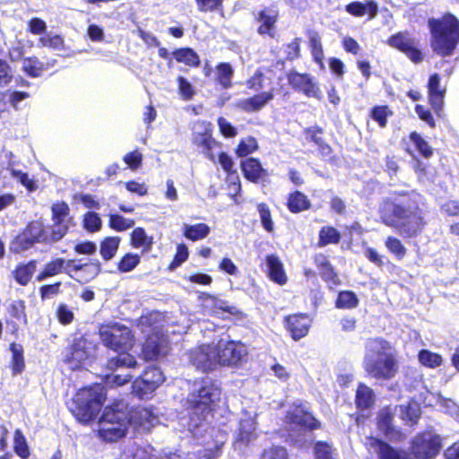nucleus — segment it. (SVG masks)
Listing matches in <instances>:
<instances>
[{
	"label": "nucleus",
	"mask_w": 459,
	"mask_h": 459,
	"mask_svg": "<svg viewBox=\"0 0 459 459\" xmlns=\"http://www.w3.org/2000/svg\"><path fill=\"white\" fill-rule=\"evenodd\" d=\"M153 245V238L148 236L144 229L135 228L131 233V246L134 248H142L143 252H149Z\"/></svg>",
	"instance_id": "c756f323"
},
{
	"label": "nucleus",
	"mask_w": 459,
	"mask_h": 459,
	"mask_svg": "<svg viewBox=\"0 0 459 459\" xmlns=\"http://www.w3.org/2000/svg\"><path fill=\"white\" fill-rule=\"evenodd\" d=\"M210 232L211 229L206 223L183 225V235L192 241L204 239L210 234Z\"/></svg>",
	"instance_id": "7c9ffc66"
},
{
	"label": "nucleus",
	"mask_w": 459,
	"mask_h": 459,
	"mask_svg": "<svg viewBox=\"0 0 459 459\" xmlns=\"http://www.w3.org/2000/svg\"><path fill=\"white\" fill-rule=\"evenodd\" d=\"M394 411L390 407H385L379 411L377 416L378 429L385 433L387 437L394 438V428L392 426Z\"/></svg>",
	"instance_id": "473e14b6"
},
{
	"label": "nucleus",
	"mask_w": 459,
	"mask_h": 459,
	"mask_svg": "<svg viewBox=\"0 0 459 459\" xmlns=\"http://www.w3.org/2000/svg\"><path fill=\"white\" fill-rule=\"evenodd\" d=\"M134 221L133 219L125 218L119 214L109 215V226L117 231H124L133 228Z\"/></svg>",
	"instance_id": "8fccbe9b"
},
{
	"label": "nucleus",
	"mask_w": 459,
	"mask_h": 459,
	"mask_svg": "<svg viewBox=\"0 0 459 459\" xmlns=\"http://www.w3.org/2000/svg\"><path fill=\"white\" fill-rule=\"evenodd\" d=\"M315 263L319 268L322 269V273L325 278L328 280H333L335 274L325 255L321 254L316 255L315 256Z\"/></svg>",
	"instance_id": "052dcab7"
},
{
	"label": "nucleus",
	"mask_w": 459,
	"mask_h": 459,
	"mask_svg": "<svg viewBox=\"0 0 459 459\" xmlns=\"http://www.w3.org/2000/svg\"><path fill=\"white\" fill-rule=\"evenodd\" d=\"M288 208L291 212H299L309 208V201L304 194L297 191L290 195Z\"/></svg>",
	"instance_id": "4c0bfd02"
},
{
	"label": "nucleus",
	"mask_w": 459,
	"mask_h": 459,
	"mask_svg": "<svg viewBox=\"0 0 459 459\" xmlns=\"http://www.w3.org/2000/svg\"><path fill=\"white\" fill-rule=\"evenodd\" d=\"M369 453H375L379 459H409V455L394 449L379 439L369 437L365 443Z\"/></svg>",
	"instance_id": "6ab92c4d"
},
{
	"label": "nucleus",
	"mask_w": 459,
	"mask_h": 459,
	"mask_svg": "<svg viewBox=\"0 0 459 459\" xmlns=\"http://www.w3.org/2000/svg\"><path fill=\"white\" fill-rule=\"evenodd\" d=\"M257 210L260 215L261 223L263 225V228L268 231L273 232V221L271 216V212L267 204H259L257 205Z\"/></svg>",
	"instance_id": "6e6d98bb"
},
{
	"label": "nucleus",
	"mask_w": 459,
	"mask_h": 459,
	"mask_svg": "<svg viewBox=\"0 0 459 459\" xmlns=\"http://www.w3.org/2000/svg\"><path fill=\"white\" fill-rule=\"evenodd\" d=\"M256 415L255 411H244L242 412L235 436L234 446L236 449L241 450L256 439Z\"/></svg>",
	"instance_id": "ddd939ff"
},
{
	"label": "nucleus",
	"mask_w": 459,
	"mask_h": 459,
	"mask_svg": "<svg viewBox=\"0 0 459 459\" xmlns=\"http://www.w3.org/2000/svg\"><path fill=\"white\" fill-rule=\"evenodd\" d=\"M244 176L252 182H257L267 175L258 160L248 158L241 162Z\"/></svg>",
	"instance_id": "cd10ccee"
},
{
	"label": "nucleus",
	"mask_w": 459,
	"mask_h": 459,
	"mask_svg": "<svg viewBox=\"0 0 459 459\" xmlns=\"http://www.w3.org/2000/svg\"><path fill=\"white\" fill-rule=\"evenodd\" d=\"M101 270V264L98 259L90 263L76 264L74 262L71 266V273H74L82 281H89L94 279Z\"/></svg>",
	"instance_id": "bb28decb"
},
{
	"label": "nucleus",
	"mask_w": 459,
	"mask_h": 459,
	"mask_svg": "<svg viewBox=\"0 0 459 459\" xmlns=\"http://www.w3.org/2000/svg\"><path fill=\"white\" fill-rule=\"evenodd\" d=\"M125 404L118 403L106 407L99 422V434L106 441L115 442L123 437L129 426Z\"/></svg>",
	"instance_id": "0eeeda50"
},
{
	"label": "nucleus",
	"mask_w": 459,
	"mask_h": 459,
	"mask_svg": "<svg viewBox=\"0 0 459 459\" xmlns=\"http://www.w3.org/2000/svg\"><path fill=\"white\" fill-rule=\"evenodd\" d=\"M261 459H288V455L284 447L272 446L264 450Z\"/></svg>",
	"instance_id": "69168bd1"
},
{
	"label": "nucleus",
	"mask_w": 459,
	"mask_h": 459,
	"mask_svg": "<svg viewBox=\"0 0 459 459\" xmlns=\"http://www.w3.org/2000/svg\"><path fill=\"white\" fill-rule=\"evenodd\" d=\"M258 149V143L254 137L242 139L237 148L236 153L239 157H246Z\"/></svg>",
	"instance_id": "603ef678"
},
{
	"label": "nucleus",
	"mask_w": 459,
	"mask_h": 459,
	"mask_svg": "<svg viewBox=\"0 0 459 459\" xmlns=\"http://www.w3.org/2000/svg\"><path fill=\"white\" fill-rule=\"evenodd\" d=\"M14 451L22 459L30 455L26 439L20 429H16L14 433Z\"/></svg>",
	"instance_id": "5fc2aeb1"
},
{
	"label": "nucleus",
	"mask_w": 459,
	"mask_h": 459,
	"mask_svg": "<svg viewBox=\"0 0 459 459\" xmlns=\"http://www.w3.org/2000/svg\"><path fill=\"white\" fill-rule=\"evenodd\" d=\"M340 238L341 235L335 228L325 226L323 227L319 232L318 245L320 247H325L329 244H337Z\"/></svg>",
	"instance_id": "a19ab883"
},
{
	"label": "nucleus",
	"mask_w": 459,
	"mask_h": 459,
	"mask_svg": "<svg viewBox=\"0 0 459 459\" xmlns=\"http://www.w3.org/2000/svg\"><path fill=\"white\" fill-rule=\"evenodd\" d=\"M387 43L390 47L404 53L413 63H420L423 60L418 41L408 31L398 32L391 36Z\"/></svg>",
	"instance_id": "4468645a"
},
{
	"label": "nucleus",
	"mask_w": 459,
	"mask_h": 459,
	"mask_svg": "<svg viewBox=\"0 0 459 459\" xmlns=\"http://www.w3.org/2000/svg\"><path fill=\"white\" fill-rule=\"evenodd\" d=\"M438 403L445 409L446 413L459 420V406L455 402L449 399L439 397Z\"/></svg>",
	"instance_id": "774afa93"
},
{
	"label": "nucleus",
	"mask_w": 459,
	"mask_h": 459,
	"mask_svg": "<svg viewBox=\"0 0 459 459\" xmlns=\"http://www.w3.org/2000/svg\"><path fill=\"white\" fill-rule=\"evenodd\" d=\"M363 368L374 378H393L397 372V362L391 344L381 338L369 339L365 346Z\"/></svg>",
	"instance_id": "f03ea898"
},
{
	"label": "nucleus",
	"mask_w": 459,
	"mask_h": 459,
	"mask_svg": "<svg viewBox=\"0 0 459 459\" xmlns=\"http://www.w3.org/2000/svg\"><path fill=\"white\" fill-rule=\"evenodd\" d=\"M315 459H334L332 446L325 443L319 441L315 446Z\"/></svg>",
	"instance_id": "680f3d73"
},
{
	"label": "nucleus",
	"mask_w": 459,
	"mask_h": 459,
	"mask_svg": "<svg viewBox=\"0 0 459 459\" xmlns=\"http://www.w3.org/2000/svg\"><path fill=\"white\" fill-rule=\"evenodd\" d=\"M359 299L351 291H341L336 300V307L339 308H353L357 307Z\"/></svg>",
	"instance_id": "3c124183"
},
{
	"label": "nucleus",
	"mask_w": 459,
	"mask_h": 459,
	"mask_svg": "<svg viewBox=\"0 0 459 459\" xmlns=\"http://www.w3.org/2000/svg\"><path fill=\"white\" fill-rule=\"evenodd\" d=\"M141 261V257L137 254L127 253L126 254L117 264L120 273H128L133 271Z\"/></svg>",
	"instance_id": "de8ad7c7"
},
{
	"label": "nucleus",
	"mask_w": 459,
	"mask_h": 459,
	"mask_svg": "<svg viewBox=\"0 0 459 459\" xmlns=\"http://www.w3.org/2000/svg\"><path fill=\"white\" fill-rule=\"evenodd\" d=\"M164 381V376L158 368H148L142 377L133 384L134 392L142 398L147 397Z\"/></svg>",
	"instance_id": "2eb2a0df"
},
{
	"label": "nucleus",
	"mask_w": 459,
	"mask_h": 459,
	"mask_svg": "<svg viewBox=\"0 0 459 459\" xmlns=\"http://www.w3.org/2000/svg\"><path fill=\"white\" fill-rule=\"evenodd\" d=\"M273 99V92L270 91L255 95L251 98L239 100L236 106L243 111L252 113L261 110Z\"/></svg>",
	"instance_id": "4be33fe9"
},
{
	"label": "nucleus",
	"mask_w": 459,
	"mask_h": 459,
	"mask_svg": "<svg viewBox=\"0 0 459 459\" xmlns=\"http://www.w3.org/2000/svg\"><path fill=\"white\" fill-rule=\"evenodd\" d=\"M189 359L198 369L205 372L214 369L218 366L216 348L203 344L189 352Z\"/></svg>",
	"instance_id": "dca6fc26"
},
{
	"label": "nucleus",
	"mask_w": 459,
	"mask_h": 459,
	"mask_svg": "<svg viewBox=\"0 0 459 459\" xmlns=\"http://www.w3.org/2000/svg\"><path fill=\"white\" fill-rule=\"evenodd\" d=\"M379 216L384 224L394 228L403 238L417 237L426 224L422 211L408 197L383 201Z\"/></svg>",
	"instance_id": "f257e3e1"
},
{
	"label": "nucleus",
	"mask_w": 459,
	"mask_h": 459,
	"mask_svg": "<svg viewBox=\"0 0 459 459\" xmlns=\"http://www.w3.org/2000/svg\"><path fill=\"white\" fill-rule=\"evenodd\" d=\"M441 449V438L433 432L417 435L411 444V451L417 459H432Z\"/></svg>",
	"instance_id": "9b49d317"
},
{
	"label": "nucleus",
	"mask_w": 459,
	"mask_h": 459,
	"mask_svg": "<svg viewBox=\"0 0 459 459\" xmlns=\"http://www.w3.org/2000/svg\"><path fill=\"white\" fill-rule=\"evenodd\" d=\"M52 212L54 220L58 221L59 224H61L62 222L69 221V208L65 204L62 203L54 204L52 207Z\"/></svg>",
	"instance_id": "0e129e2a"
},
{
	"label": "nucleus",
	"mask_w": 459,
	"mask_h": 459,
	"mask_svg": "<svg viewBox=\"0 0 459 459\" xmlns=\"http://www.w3.org/2000/svg\"><path fill=\"white\" fill-rule=\"evenodd\" d=\"M95 350L96 345L93 342L84 337L75 339L67 349L65 362L73 370L81 368L91 361Z\"/></svg>",
	"instance_id": "1a4fd4ad"
},
{
	"label": "nucleus",
	"mask_w": 459,
	"mask_h": 459,
	"mask_svg": "<svg viewBox=\"0 0 459 459\" xmlns=\"http://www.w3.org/2000/svg\"><path fill=\"white\" fill-rule=\"evenodd\" d=\"M121 238L119 237H108L100 243V253L106 261L111 260L120 245Z\"/></svg>",
	"instance_id": "f704fd0d"
},
{
	"label": "nucleus",
	"mask_w": 459,
	"mask_h": 459,
	"mask_svg": "<svg viewBox=\"0 0 459 459\" xmlns=\"http://www.w3.org/2000/svg\"><path fill=\"white\" fill-rule=\"evenodd\" d=\"M26 232L35 240V242H47L50 240L40 221H33L30 223L26 229Z\"/></svg>",
	"instance_id": "09e8293b"
},
{
	"label": "nucleus",
	"mask_w": 459,
	"mask_h": 459,
	"mask_svg": "<svg viewBox=\"0 0 459 459\" xmlns=\"http://www.w3.org/2000/svg\"><path fill=\"white\" fill-rule=\"evenodd\" d=\"M286 424L288 430L293 432L291 437L300 435L307 430H311L318 427L317 420L308 411L307 403H300L294 404L287 412Z\"/></svg>",
	"instance_id": "6e6552de"
},
{
	"label": "nucleus",
	"mask_w": 459,
	"mask_h": 459,
	"mask_svg": "<svg viewBox=\"0 0 459 459\" xmlns=\"http://www.w3.org/2000/svg\"><path fill=\"white\" fill-rule=\"evenodd\" d=\"M178 62L184 63L189 66H198L200 59L198 55L191 48H181L173 53Z\"/></svg>",
	"instance_id": "ea45409f"
},
{
	"label": "nucleus",
	"mask_w": 459,
	"mask_h": 459,
	"mask_svg": "<svg viewBox=\"0 0 459 459\" xmlns=\"http://www.w3.org/2000/svg\"><path fill=\"white\" fill-rule=\"evenodd\" d=\"M36 267L35 261H30L27 264L19 266L15 271L16 281L22 285H26L35 273Z\"/></svg>",
	"instance_id": "79ce46f5"
},
{
	"label": "nucleus",
	"mask_w": 459,
	"mask_h": 459,
	"mask_svg": "<svg viewBox=\"0 0 459 459\" xmlns=\"http://www.w3.org/2000/svg\"><path fill=\"white\" fill-rule=\"evenodd\" d=\"M34 242L35 240L30 236H29L25 230L22 234L19 235L15 238V240L13 242L12 248L16 252L27 250L32 247Z\"/></svg>",
	"instance_id": "bf43d9fd"
},
{
	"label": "nucleus",
	"mask_w": 459,
	"mask_h": 459,
	"mask_svg": "<svg viewBox=\"0 0 459 459\" xmlns=\"http://www.w3.org/2000/svg\"><path fill=\"white\" fill-rule=\"evenodd\" d=\"M287 329L294 340L306 336L311 326L312 320L305 314L289 316L285 319Z\"/></svg>",
	"instance_id": "aec40b11"
},
{
	"label": "nucleus",
	"mask_w": 459,
	"mask_h": 459,
	"mask_svg": "<svg viewBox=\"0 0 459 459\" xmlns=\"http://www.w3.org/2000/svg\"><path fill=\"white\" fill-rule=\"evenodd\" d=\"M429 26L433 50L441 56H450L459 41L458 19L451 13H446L440 19H429Z\"/></svg>",
	"instance_id": "39448f33"
},
{
	"label": "nucleus",
	"mask_w": 459,
	"mask_h": 459,
	"mask_svg": "<svg viewBox=\"0 0 459 459\" xmlns=\"http://www.w3.org/2000/svg\"><path fill=\"white\" fill-rule=\"evenodd\" d=\"M401 418L408 423L414 424L420 416V407L416 402H410L407 404L399 406Z\"/></svg>",
	"instance_id": "c9c22d12"
},
{
	"label": "nucleus",
	"mask_w": 459,
	"mask_h": 459,
	"mask_svg": "<svg viewBox=\"0 0 459 459\" xmlns=\"http://www.w3.org/2000/svg\"><path fill=\"white\" fill-rule=\"evenodd\" d=\"M221 389L212 381L204 379L195 383L192 392L188 394L187 403L192 412L188 429L191 432L195 428L202 427L206 413L209 412L210 407L216 401L220 400Z\"/></svg>",
	"instance_id": "20e7f679"
},
{
	"label": "nucleus",
	"mask_w": 459,
	"mask_h": 459,
	"mask_svg": "<svg viewBox=\"0 0 459 459\" xmlns=\"http://www.w3.org/2000/svg\"><path fill=\"white\" fill-rule=\"evenodd\" d=\"M22 70L29 76L38 77L43 71V65L37 58H25L22 60Z\"/></svg>",
	"instance_id": "49530a36"
},
{
	"label": "nucleus",
	"mask_w": 459,
	"mask_h": 459,
	"mask_svg": "<svg viewBox=\"0 0 459 459\" xmlns=\"http://www.w3.org/2000/svg\"><path fill=\"white\" fill-rule=\"evenodd\" d=\"M168 342L159 334L150 335L143 346V356L146 360L159 359L168 352Z\"/></svg>",
	"instance_id": "a211bd4d"
},
{
	"label": "nucleus",
	"mask_w": 459,
	"mask_h": 459,
	"mask_svg": "<svg viewBox=\"0 0 459 459\" xmlns=\"http://www.w3.org/2000/svg\"><path fill=\"white\" fill-rule=\"evenodd\" d=\"M100 336L106 347L118 353L116 358L109 360L110 368H133L137 366L134 357L127 352L134 345V337L127 326L119 324L102 326Z\"/></svg>",
	"instance_id": "7ed1b4c3"
},
{
	"label": "nucleus",
	"mask_w": 459,
	"mask_h": 459,
	"mask_svg": "<svg viewBox=\"0 0 459 459\" xmlns=\"http://www.w3.org/2000/svg\"><path fill=\"white\" fill-rule=\"evenodd\" d=\"M385 247L397 258L402 259L406 255V248L402 241L395 237H388L385 239Z\"/></svg>",
	"instance_id": "864d4df0"
},
{
	"label": "nucleus",
	"mask_w": 459,
	"mask_h": 459,
	"mask_svg": "<svg viewBox=\"0 0 459 459\" xmlns=\"http://www.w3.org/2000/svg\"><path fill=\"white\" fill-rule=\"evenodd\" d=\"M265 263L270 280L280 285H284L288 278L280 258L275 255H269L265 258Z\"/></svg>",
	"instance_id": "393cba45"
},
{
	"label": "nucleus",
	"mask_w": 459,
	"mask_h": 459,
	"mask_svg": "<svg viewBox=\"0 0 459 459\" xmlns=\"http://www.w3.org/2000/svg\"><path fill=\"white\" fill-rule=\"evenodd\" d=\"M375 403L373 390L365 384H359L356 392L357 407L365 410L369 409Z\"/></svg>",
	"instance_id": "2f4dec72"
},
{
	"label": "nucleus",
	"mask_w": 459,
	"mask_h": 459,
	"mask_svg": "<svg viewBox=\"0 0 459 459\" xmlns=\"http://www.w3.org/2000/svg\"><path fill=\"white\" fill-rule=\"evenodd\" d=\"M218 357V365L233 366L240 363L247 356V351L241 342L220 340L215 346Z\"/></svg>",
	"instance_id": "f8f14e48"
},
{
	"label": "nucleus",
	"mask_w": 459,
	"mask_h": 459,
	"mask_svg": "<svg viewBox=\"0 0 459 459\" xmlns=\"http://www.w3.org/2000/svg\"><path fill=\"white\" fill-rule=\"evenodd\" d=\"M392 111L389 110L387 106H377L372 108L370 117L373 120L378 123L381 127H385L387 123V117L392 116Z\"/></svg>",
	"instance_id": "4d7b16f0"
},
{
	"label": "nucleus",
	"mask_w": 459,
	"mask_h": 459,
	"mask_svg": "<svg viewBox=\"0 0 459 459\" xmlns=\"http://www.w3.org/2000/svg\"><path fill=\"white\" fill-rule=\"evenodd\" d=\"M233 73V68L230 64L221 63L216 67V80L224 89H229L232 85Z\"/></svg>",
	"instance_id": "e433bc0d"
},
{
	"label": "nucleus",
	"mask_w": 459,
	"mask_h": 459,
	"mask_svg": "<svg viewBox=\"0 0 459 459\" xmlns=\"http://www.w3.org/2000/svg\"><path fill=\"white\" fill-rule=\"evenodd\" d=\"M345 10L350 14L361 17L368 15V20L374 19L378 12V5L374 0H366L362 2H352L345 6Z\"/></svg>",
	"instance_id": "a878e982"
},
{
	"label": "nucleus",
	"mask_w": 459,
	"mask_h": 459,
	"mask_svg": "<svg viewBox=\"0 0 459 459\" xmlns=\"http://www.w3.org/2000/svg\"><path fill=\"white\" fill-rule=\"evenodd\" d=\"M83 226L90 232L99 231L101 228V220L97 213L89 212L84 215Z\"/></svg>",
	"instance_id": "13d9d810"
},
{
	"label": "nucleus",
	"mask_w": 459,
	"mask_h": 459,
	"mask_svg": "<svg viewBox=\"0 0 459 459\" xmlns=\"http://www.w3.org/2000/svg\"><path fill=\"white\" fill-rule=\"evenodd\" d=\"M104 400V387L94 385L81 389L75 394L70 410L79 421L87 423L97 416Z\"/></svg>",
	"instance_id": "423d86ee"
},
{
	"label": "nucleus",
	"mask_w": 459,
	"mask_h": 459,
	"mask_svg": "<svg viewBox=\"0 0 459 459\" xmlns=\"http://www.w3.org/2000/svg\"><path fill=\"white\" fill-rule=\"evenodd\" d=\"M10 349L13 353V374L17 375L22 373L24 368L23 349L21 345L15 343H12Z\"/></svg>",
	"instance_id": "37998d69"
},
{
	"label": "nucleus",
	"mask_w": 459,
	"mask_h": 459,
	"mask_svg": "<svg viewBox=\"0 0 459 459\" xmlns=\"http://www.w3.org/2000/svg\"><path fill=\"white\" fill-rule=\"evenodd\" d=\"M212 125L206 121H197L193 127L192 141L202 150L203 154L212 162L216 161L213 150L220 147V143L212 137Z\"/></svg>",
	"instance_id": "9d476101"
},
{
	"label": "nucleus",
	"mask_w": 459,
	"mask_h": 459,
	"mask_svg": "<svg viewBox=\"0 0 459 459\" xmlns=\"http://www.w3.org/2000/svg\"><path fill=\"white\" fill-rule=\"evenodd\" d=\"M217 124L223 136L232 138L238 134L237 129L226 118L219 117Z\"/></svg>",
	"instance_id": "338daca9"
},
{
	"label": "nucleus",
	"mask_w": 459,
	"mask_h": 459,
	"mask_svg": "<svg viewBox=\"0 0 459 459\" xmlns=\"http://www.w3.org/2000/svg\"><path fill=\"white\" fill-rule=\"evenodd\" d=\"M278 13L274 10H264L258 15V22L261 23L258 27V33L267 34L273 37L274 26L277 22Z\"/></svg>",
	"instance_id": "c85d7f7f"
},
{
	"label": "nucleus",
	"mask_w": 459,
	"mask_h": 459,
	"mask_svg": "<svg viewBox=\"0 0 459 459\" xmlns=\"http://www.w3.org/2000/svg\"><path fill=\"white\" fill-rule=\"evenodd\" d=\"M129 425L150 430L158 422L156 413L149 408H137L128 417Z\"/></svg>",
	"instance_id": "412c9836"
},
{
	"label": "nucleus",
	"mask_w": 459,
	"mask_h": 459,
	"mask_svg": "<svg viewBox=\"0 0 459 459\" xmlns=\"http://www.w3.org/2000/svg\"><path fill=\"white\" fill-rule=\"evenodd\" d=\"M56 317L61 324L69 325L74 320V312L67 305L60 304L56 308Z\"/></svg>",
	"instance_id": "e2e57ef3"
},
{
	"label": "nucleus",
	"mask_w": 459,
	"mask_h": 459,
	"mask_svg": "<svg viewBox=\"0 0 459 459\" xmlns=\"http://www.w3.org/2000/svg\"><path fill=\"white\" fill-rule=\"evenodd\" d=\"M428 89L429 103L432 108L438 113L442 109L446 89L440 88V77L437 74L429 77Z\"/></svg>",
	"instance_id": "5701e85b"
},
{
	"label": "nucleus",
	"mask_w": 459,
	"mask_h": 459,
	"mask_svg": "<svg viewBox=\"0 0 459 459\" xmlns=\"http://www.w3.org/2000/svg\"><path fill=\"white\" fill-rule=\"evenodd\" d=\"M308 44L313 58L321 67L324 66V50L321 37L314 30L308 31Z\"/></svg>",
	"instance_id": "72a5a7b5"
},
{
	"label": "nucleus",
	"mask_w": 459,
	"mask_h": 459,
	"mask_svg": "<svg viewBox=\"0 0 459 459\" xmlns=\"http://www.w3.org/2000/svg\"><path fill=\"white\" fill-rule=\"evenodd\" d=\"M418 359L421 365L429 368H436L443 362L441 355L429 350H421L418 354Z\"/></svg>",
	"instance_id": "58836bf2"
},
{
	"label": "nucleus",
	"mask_w": 459,
	"mask_h": 459,
	"mask_svg": "<svg viewBox=\"0 0 459 459\" xmlns=\"http://www.w3.org/2000/svg\"><path fill=\"white\" fill-rule=\"evenodd\" d=\"M410 140L412 142L418 152L424 157L429 158L433 154V150L429 143L417 132H412L410 134Z\"/></svg>",
	"instance_id": "c03bdc74"
},
{
	"label": "nucleus",
	"mask_w": 459,
	"mask_h": 459,
	"mask_svg": "<svg viewBox=\"0 0 459 459\" xmlns=\"http://www.w3.org/2000/svg\"><path fill=\"white\" fill-rule=\"evenodd\" d=\"M74 260H65L64 258H56L48 263L43 271L37 276V280L41 281L48 277L55 276L62 272L71 273V266Z\"/></svg>",
	"instance_id": "b1692460"
},
{
	"label": "nucleus",
	"mask_w": 459,
	"mask_h": 459,
	"mask_svg": "<svg viewBox=\"0 0 459 459\" xmlns=\"http://www.w3.org/2000/svg\"><path fill=\"white\" fill-rule=\"evenodd\" d=\"M288 81L294 90L303 92L307 97L322 99L321 90L310 74L290 72L288 74Z\"/></svg>",
	"instance_id": "f3484780"
},
{
	"label": "nucleus",
	"mask_w": 459,
	"mask_h": 459,
	"mask_svg": "<svg viewBox=\"0 0 459 459\" xmlns=\"http://www.w3.org/2000/svg\"><path fill=\"white\" fill-rule=\"evenodd\" d=\"M177 82L180 98L186 101L191 100L196 94L194 85L183 76H178Z\"/></svg>",
	"instance_id": "a18cd8bd"
}]
</instances>
